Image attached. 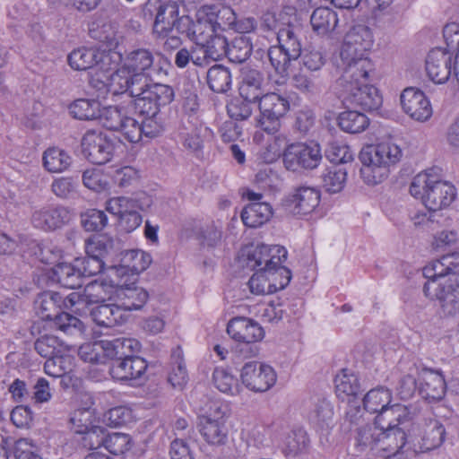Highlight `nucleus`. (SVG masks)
Wrapping results in <instances>:
<instances>
[{
	"label": "nucleus",
	"instance_id": "obj_26",
	"mask_svg": "<svg viewBox=\"0 0 459 459\" xmlns=\"http://www.w3.org/2000/svg\"><path fill=\"white\" fill-rule=\"evenodd\" d=\"M446 385L445 377L439 371L424 368L420 374V393L429 402H437L444 398Z\"/></svg>",
	"mask_w": 459,
	"mask_h": 459
},
{
	"label": "nucleus",
	"instance_id": "obj_29",
	"mask_svg": "<svg viewBox=\"0 0 459 459\" xmlns=\"http://www.w3.org/2000/svg\"><path fill=\"white\" fill-rule=\"evenodd\" d=\"M273 214L272 206L265 202L247 204L241 212L243 223L249 228H257L269 221Z\"/></svg>",
	"mask_w": 459,
	"mask_h": 459
},
{
	"label": "nucleus",
	"instance_id": "obj_54",
	"mask_svg": "<svg viewBox=\"0 0 459 459\" xmlns=\"http://www.w3.org/2000/svg\"><path fill=\"white\" fill-rule=\"evenodd\" d=\"M126 116L118 107L109 106L100 108V116H98L104 127L111 131H118L123 126Z\"/></svg>",
	"mask_w": 459,
	"mask_h": 459
},
{
	"label": "nucleus",
	"instance_id": "obj_21",
	"mask_svg": "<svg viewBox=\"0 0 459 459\" xmlns=\"http://www.w3.org/2000/svg\"><path fill=\"white\" fill-rule=\"evenodd\" d=\"M403 111L417 121H426L432 115L431 105L423 91L407 88L401 94Z\"/></svg>",
	"mask_w": 459,
	"mask_h": 459
},
{
	"label": "nucleus",
	"instance_id": "obj_9",
	"mask_svg": "<svg viewBox=\"0 0 459 459\" xmlns=\"http://www.w3.org/2000/svg\"><path fill=\"white\" fill-rule=\"evenodd\" d=\"M423 292L432 300H437L445 315H455L459 311V284L451 279L428 277Z\"/></svg>",
	"mask_w": 459,
	"mask_h": 459
},
{
	"label": "nucleus",
	"instance_id": "obj_31",
	"mask_svg": "<svg viewBox=\"0 0 459 459\" xmlns=\"http://www.w3.org/2000/svg\"><path fill=\"white\" fill-rule=\"evenodd\" d=\"M301 30L298 26L290 25L282 27L277 32V39L279 47L287 53L294 60H297L301 56V44L299 39V34Z\"/></svg>",
	"mask_w": 459,
	"mask_h": 459
},
{
	"label": "nucleus",
	"instance_id": "obj_58",
	"mask_svg": "<svg viewBox=\"0 0 459 459\" xmlns=\"http://www.w3.org/2000/svg\"><path fill=\"white\" fill-rule=\"evenodd\" d=\"M255 102H249L240 96L232 99L227 105L229 116L237 121L247 119L253 112L252 105Z\"/></svg>",
	"mask_w": 459,
	"mask_h": 459
},
{
	"label": "nucleus",
	"instance_id": "obj_47",
	"mask_svg": "<svg viewBox=\"0 0 459 459\" xmlns=\"http://www.w3.org/2000/svg\"><path fill=\"white\" fill-rule=\"evenodd\" d=\"M73 369V358L69 355H54L44 364L46 374L53 377H64Z\"/></svg>",
	"mask_w": 459,
	"mask_h": 459
},
{
	"label": "nucleus",
	"instance_id": "obj_32",
	"mask_svg": "<svg viewBox=\"0 0 459 459\" xmlns=\"http://www.w3.org/2000/svg\"><path fill=\"white\" fill-rule=\"evenodd\" d=\"M62 297L54 291H45L35 300L37 313L44 320H52L60 312Z\"/></svg>",
	"mask_w": 459,
	"mask_h": 459
},
{
	"label": "nucleus",
	"instance_id": "obj_49",
	"mask_svg": "<svg viewBox=\"0 0 459 459\" xmlns=\"http://www.w3.org/2000/svg\"><path fill=\"white\" fill-rule=\"evenodd\" d=\"M212 381L221 392L235 395L239 393L238 379L224 368H215L212 374Z\"/></svg>",
	"mask_w": 459,
	"mask_h": 459
},
{
	"label": "nucleus",
	"instance_id": "obj_36",
	"mask_svg": "<svg viewBox=\"0 0 459 459\" xmlns=\"http://www.w3.org/2000/svg\"><path fill=\"white\" fill-rule=\"evenodd\" d=\"M457 267H459V252H453L442 255L440 259L434 262L431 268H424V275L446 279V276L455 273Z\"/></svg>",
	"mask_w": 459,
	"mask_h": 459
},
{
	"label": "nucleus",
	"instance_id": "obj_59",
	"mask_svg": "<svg viewBox=\"0 0 459 459\" xmlns=\"http://www.w3.org/2000/svg\"><path fill=\"white\" fill-rule=\"evenodd\" d=\"M267 56L274 71L281 75L287 73L291 61H294L279 46L270 47L267 51Z\"/></svg>",
	"mask_w": 459,
	"mask_h": 459
},
{
	"label": "nucleus",
	"instance_id": "obj_61",
	"mask_svg": "<svg viewBox=\"0 0 459 459\" xmlns=\"http://www.w3.org/2000/svg\"><path fill=\"white\" fill-rule=\"evenodd\" d=\"M336 393L339 396H357L360 394V386L355 375L343 373L335 379Z\"/></svg>",
	"mask_w": 459,
	"mask_h": 459
},
{
	"label": "nucleus",
	"instance_id": "obj_64",
	"mask_svg": "<svg viewBox=\"0 0 459 459\" xmlns=\"http://www.w3.org/2000/svg\"><path fill=\"white\" fill-rule=\"evenodd\" d=\"M208 128L196 126L190 132L182 134L183 145L192 152H197L203 149L204 138L208 134Z\"/></svg>",
	"mask_w": 459,
	"mask_h": 459
},
{
	"label": "nucleus",
	"instance_id": "obj_50",
	"mask_svg": "<svg viewBox=\"0 0 459 459\" xmlns=\"http://www.w3.org/2000/svg\"><path fill=\"white\" fill-rule=\"evenodd\" d=\"M309 439L301 428L290 431L284 439V450L288 455H296L307 446Z\"/></svg>",
	"mask_w": 459,
	"mask_h": 459
},
{
	"label": "nucleus",
	"instance_id": "obj_11",
	"mask_svg": "<svg viewBox=\"0 0 459 459\" xmlns=\"http://www.w3.org/2000/svg\"><path fill=\"white\" fill-rule=\"evenodd\" d=\"M143 15L147 20L155 16L153 33L164 39L173 31L178 6L176 3L161 4V0H148L143 7Z\"/></svg>",
	"mask_w": 459,
	"mask_h": 459
},
{
	"label": "nucleus",
	"instance_id": "obj_48",
	"mask_svg": "<svg viewBox=\"0 0 459 459\" xmlns=\"http://www.w3.org/2000/svg\"><path fill=\"white\" fill-rule=\"evenodd\" d=\"M228 43L224 36L215 34L213 30L212 33L208 34V38L201 46L204 48L208 57L212 61H218L226 57Z\"/></svg>",
	"mask_w": 459,
	"mask_h": 459
},
{
	"label": "nucleus",
	"instance_id": "obj_56",
	"mask_svg": "<svg viewBox=\"0 0 459 459\" xmlns=\"http://www.w3.org/2000/svg\"><path fill=\"white\" fill-rule=\"evenodd\" d=\"M82 225L87 231L98 232L108 224V217L103 211L90 209L82 214Z\"/></svg>",
	"mask_w": 459,
	"mask_h": 459
},
{
	"label": "nucleus",
	"instance_id": "obj_46",
	"mask_svg": "<svg viewBox=\"0 0 459 459\" xmlns=\"http://www.w3.org/2000/svg\"><path fill=\"white\" fill-rule=\"evenodd\" d=\"M346 169L333 165L325 169L322 175V186L329 193L340 192L346 182Z\"/></svg>",
	"mask_w": 459,
	"mask_h": 459
},
{
	"label": "nucleus",
	"instance_id": "obj_16",
	"mask_svg": "<svg viewBox=\"0 0 459 459\" xmlns=\"http://www.w3.org/2000/svg\"><path fill=\"white\" fill-rule=\"evenodd\" d=\"M320 202V195L315 188L299 186L281 203L285 212L291 215H306L315 210Z\"/></svg>",
	"mask_w": 459,
	"mask_h": 459
},
{
	"label": "nucleus",
	"instance_id": "obj_12",
	"mask_svg": "<svg viewBox=\"0 0 459 459\" xmlns=\"http://www.w3.org/2000/svg\"><path fill=\"white\" fill-rule=\"evenodd\" d=\"M82 152L90 162L102 165L111 160L114 143L107 134L89 130L82 139Z\"/></svg>",
	"mask_w": 459,
	"mask_h": 459
},
{
	"label": "nucleus",
	"instance_id": "obj_27",
	"mask_svg": "<svg viewBox=\"0 0 459 459\" xmlns=\"http://www.w3.org/2000/svg\"><path fill=\"white\" fill-rule=\"evenodd\" d=\"M117 298L121 310H140L149 299L145 289L137 285H126L117 290Z\"/></svg>",
	"mask_w": 459,
	"mask_h": 459
},
{
	"label": "nucleus",
	"instance_id": "obj_37",
	"mask_svg": "<svg viewBox=\"0 0 459 459\" xmlns=\"http://www.w3.org/2000/svg\"><path fill=\"white\" fill-rule=\"evenodd\" d=\"M152 261L151 255L140 249L126 250L121 253L120 262L131 271V274H139L145 271Z\"/></svg>",
	"mask_w": 459,
	"mask_h": 459
},
{
	"label": "nucleus",
	"instance_id": "obj_42",
	"mask_svg": "<svg viewBox=\"0 0 459 459\" xmlns=\"http://www.w3.org/2000/svg\"><path fill=\"white\" fill-rule=\"evenodd\" d=\"M72 162L71 157L65 151L52 147L44 152L43 164L47 170L59 173L65 170Z\"/></svg>",
	"mask_w": 459,
	"mask_h": 459
},
{
	"label": "nucleus",
	"instance_id": "obj_34",
	"mask_svg": "<svg viewBox=\"0 0 459 459\" xmlns=\"http://www.w3.org/2000/svg\"><path fill=\"white\" fill-rule=\"evenodd\" d=\"M209 88L217 93H225L231 89V73L223 65H214L206 73Z\"/></svg>",
	"mask_w": 459,
	"mask_h": 459
},
{
	"label": "nucleus",
	"instance_id": "obj_41",
	"mask_svg": "<svg viewBox=\"0 0 459 459\" xmlns=\"http://www.w3.org/2000/svg\"><path fill=\"white\" fill-rule=\"evenodd\" d=\"M69 112L80 120L98 119V116H100V103L96 100L79 99L69 106Z\"/></svg>",
	"mask_w": 459,
	"mask_h": 459
},
{
	"label": "nucleus",
	"instance_id": "obj_13",
	"mask_svg": "<svg viewBox=\"0 0 459 459\" xmlns=\"http://www.w3.org/2000/svg\"><path fill=\"white\" fill-rule=\"evenodd\" d=\"M240 378L248 390L263 393L274 385L277 377L271 366L258 361H248L241 368Z\"/></svg>",
	"mask_w": 459,
	"mask_h": 459
},
{
	"label": "nucleus",
	"instance_id": "obj_52",
	"mask_svg": "<svg viewBox=\"0 0 459 459\" xmlns=\"http://www.w3.org/2000/svg\"><path fill=\"white\" fill-rule=\"evenodd\" d=\"M407 417V408L404 405L396 403L390 407L386 406L377 416V423L382 429V425L386 426L388 422L393 421L394 424L401 425Z\"/></svg>",
	"mask_w": 459,
	"mask_h": 459
},
{
	"label": "nucleus",
	"instance_id": "obj_44",
	"mask_svg": "<svg viewBox=\"0 0 459 459\" xmlns=\"http://www.w3.org/2000/svg\"><path fill=\"white\" fill-rule=\"evenodd\" d=\"M384 438L388 440V446L395 450L397 453L399 450L407 446L410 448V434L407 435L403 428L398 424H394L393 421L388 422L386 426L382 425Z\"/></svg>",
	"mask_w": 459,
	"mask_h": 459
},
{
	"label": "nucleus",
	"instance_id": "obj_17",
	"mask_svg": "<svg viewBox=\"0 0 459 459\" xmlns=\"http://www.w3.org/2000/svg\"><path fill=\"white\" fill-rule=\"evenodd\" d=\"M71 219L72 213L67 207L46 205L33 212L31 223L37 229L51 231L62 228Z\"/></svg>",
	"mask_w": 459,
	"mask_h": 459
},
{
	"label": "nucleus",
	"instance_id": "obj_10",
	"mask_svg": "<svg viewBox=\"0 0 459 459\" xmlns=\"http://www.w3.org/2000/svg\"><path fill=\"white\" fill-rule=\"evenodd\" d=\"M338 67L342 70L336 81L338 91L367 82L369 74L374 70V65L368 56H351L347 59L340 56Z\"/></svg>",
	"mask_w": 459,
	"mask_h": 459
},
{
	"label": "nucleus",
	"instance_id": "obj_62",
	"mask_svg": "<svg viewBox=\"0 0 459 459\" xmlns=\"http://www.w3.org/2000/svg\"><path fill=\"white\" fill-rule=\"evenodd\" d=\"M107 211L117 216L118 220L125 214L138 209L137 202L125 196L114 197L107 202Z\"/></svg>",
	"mask_w": 459,
	"mask_h": 459
},
{
	"label": "nucleus",
	"instance_id": "obj_28",
	"mask_svg": "<svg viewBox=\"0 0 459 459\" xmlns=\"http://www.w3.org/2000/svg\"><path fill=\"white\" fill-rule=\"evenodd\" d=\"M118 304L101 303L90 309L92 320L100 326L114 327L122 322L123 315Z\"/></svg>",
	"mask_w": 459,
	"mask_h": 459
},
{
	"label": "nucleus",
	"instance_id": "obj_43",
	"mask_svg": "<svg viewBox=\"0 0 459 459\" xmlns=\"http://www.w3.org/2000/svg\"><path fill=\"white\" fill-rule=\"evenodd\" d=\"M390 403L391 392L384 387L370 390L363 398L364 410L369 413H379Z\"/></svg>",
	"mask_w": 459,
	"mask_h": 459
},
{
	"label": "nucleus",
	"instance_id": "obj_18",
	"mask_svg": "<svg viewBox=\"0 0 459 459\" xmlns=\"http://www.w3.org/2000/svg\"><path fill=\"white\" fill-rule=\"evenodd\" d=\"M453 66V55L449 51L436 48L429 52L425 68L429 78L435 83H445L452 75Z\"/></svg>",
	"mask_w": 459,
	"mask_h": 459
},
{
	"label": "nucleus",
	"instance_id": "obj_2",
	"mask_svg": "<svg viewBox=\"0 0 459 459\" xmlns=\"http://www.w3.org/2000/svg\"><path fill=\"white\" fill-rule=\"evenodd\" d=\"M154 65V56L147 48L130 51L123 59L122 65L108 78V90L122 89L131 86L138 91L148 86L150 74Z\"/></svg>",
	"mask_w": 459,
	"mask_h": 459
},
{
	"label": "nucleus",
	"instance_id": "obj_35",
	"mask_svg": "<svg viewBox=\"0 0 459 459\" xmlns=\"http://www.w3.org/2000/svg\"><path fill=\"white\" fill-rule=\"evenodd\" d=\"M252 50L251 39L246 34H241L228 43L226 57L231 63L242 64L250 57Z\"/></svg>",
	"mask_w": 459,
	"mask_h": 459
},
{
	"label": "nucleus",
	"instance_id": "obj_19",
	"mask_svg": "<svg viewBox=\"0 0 459 459\" xmlns=\"http://www.w3.org/2000/svg\"><path fill=\"white\" fill-rule=\"evenodd\" d=\"M373 44L372 33L365 25L353 26L345 35L340 56L349 58L351 56H367Z\"/></svg>",
	"mask_w": 459,
	"mask_h": 459
},
{
	"label": "nucleus",
	"instance_id": "obj_22",
	"mask_svg": "<svg viewBox=\"0 0 459 459\" xmlns=\"http://www.w3.org/2000/svg\"><path fill=\"white\" fill-rule=\"evenodd\" d=\"M227 333L235 342H260L264 337L259 324L245 316L231 318L227 325Z\"/></svg>",
	"mask_w": 459,
	"mask_h": 459
},
{
	"label": "nucleus",
	"instance_id": "obj_4",
	"mask_svg": "<svg viewBox=\"0 0 459 459\" xmlns=\"http://www.w3.org/2000/svg\"><path fill=\"white\" fill-rule=\"evenodd\" d=\"M114 95L128 94L134 98V108L143 116H154L161 114L160 107L169 104L174 98L173 89L166 84L149 83L146 87H141L138 91L131 86L122 89L108 91Z\"/></svg>",
	"mask_w": 459,
	"mask_h": 459
},
{
	"label": "nucleus",
	"instance_id": "obj_30",
	"mask_svg": "<svg viewBox=\"0 0 459 459\" xmlns=\"http://www.w3.org/2000/svg\"><path fill=\"white\" fill-rule=\"evenodd\" d=\"M51 279L67 289H76L82 285L77 264L58 263L52 269Z\"/></svg>",
	"mask_w": 459,
	"mask_h": 459
},
{
	"label": "nucleus",
	"instance_id": "obj_7",
	"mask_svg": "<svg viewBox=\"0 0 459 459\" xmlns=\"http://www.w3.org/2000/svg\"><path fill=\"white\" fill-rule=\"evenodd\" d=\"M257 103L260 111L258 126L268 134H275L281 127V119L290 109L288 98L276 92H267Z\"/></svg>",
	"mask_w": 459,
	"mask_h": 459
},
{
	"label": "nucleus",
	"instance_id": "obj_5",
	"mask_svg": "<svg viewBox=\"0 0 459 459\" xmlns=\"http://www.w3.org/2000/svg\"><path fill=\"white\" fill-rule=\"evenodd\" d=\"M446 429L434 418H422L410 432V448L414 453H424L438 448L445 441Z\"/></svg>",
	"mask_w": 459,
	"mask_h": 459
},
{
	"label": "nucleus",
	"instance_id": "obj_25",
	"mask_svg": "<svg viewBox=\"0 0 459 459\" xmlns=\"http://www.w3.org/2000/svg\"><path fill=\"white\" fill-rule=\"evenodd\" d=\"M264 74L253 68H244L241 71V80L238 94L249 102L257 101L265 94Z\"/></svg>",
	"mask_w": 459,
	"mask_h": 459
},
{
	"label": "nucleus",
	"instance_id": "obj_53",
	"mask_svg": "<svg viewBox=\"0 0 459 459\" xmlns=\"http://www.w3.org/2000/svg\"><path fill=\"white\" fill-rule=\"evenodd\" d=\"M76 431L82 434V445L83 447L95 451L104 446L107 431L105 428L91 426V428L86 427V429H77Z\"/></svg>",
	"mask_w": 459,
	"mask_h": 459
},
{
	"label": "nucleus",
	"instance_id": "obj_23",
	"mask_svg": "<svg viewBox=\"0 0 459 459\" xmlns=\"http://www.w3.org/2000/svg\"><path fill=\"white\" fill-rule=\"evenodd\" d=\"M86 256L75 260L82 279L102 272L103 257L108 253L107 246L100 240L90 243L86 247Z\"/></svg>",
	"mask_w": 459,
	"mask_h": 459
},
{
	"label": "nucleus",
	"instance_id": "obj_20",
	"mask_svg": "<svg viewBox=\"0 0 459 459\" xmlns=\"http://www.w3.org/2000/svg\"><path fill=\"white\" fill-rule=\"evenodd\" d=\"M287 255L283 247L258 245L247 254V266L252 270L264 271L285 262Z\"/></svg>",
	"mask_w": 459,
	"mask_h": 459
},
{
	"label": "nucleus",
	"instance_id": "obj_1",
	"mask_svg": "<svg viewBox=\"0 0 459 459\" xmlns=\"http://www.w3.org/2000/svg\"><path fill=\"white\" fill-rule=\"evenodd\" d=\"M440 169L431 168L414 177L410 193L420 197L429 211L437 212L448 207L456 196L455 186L443 180Z\"/></svg>",
	"mask_w": 459,
	"mask_h": 459
},
{
	"label": "nucleus",
	"instance_id": "obj_24",
	"mask_svg": "<svg viewBox=\"0 0 459 459\" xmlns=\"http://www.w3.org/2000/svg\"><path fill=\"white\" fill-rule=\"evenodd\" d=\"M147 362L141 357L132 356L114 360L109 366L112 378L119 381L140 379L145 374Z\"/></svg>",
	"mask_w": 459,
	"mask_h": 459
},
{
	"label": "nucleus",
	"instance_id": "obj_39",
	"mask_svg": "<svg viewBox=\"0 0 459 459\" xmlns=\"http://www.w3.org/2000/svg\"><path fill=\"white\" fill-rule=\"evenodd\" d=\"M171 358L172 362L168 381L173 388L182 390L188 381V373L181 351L179 349L174 351Z\"/></svg>",
	"mask_w": 459,
	"mask_h": 459
},
{
	"label": "nucleus",
	"instance_id": "obj_45",
	"mask_svg": "<svg viewBox=\"0 0 459 459\" xmlns=\"http://www.w3.org/2000/svg\"><path fill=\"white\" fill-rule=\"evenodd\" d=\"M113 293L112 290L108 286L107 280H101L100 281H93L84 288V299L88 306L101 304L110 299Z\"/></svg>",
	"mask_w": 459,
	"mask_h": 459
},
{
	"label": "nucleus",
	"instance_id": "obj_60",
	"mask_svg": "<svg viewBox=\"0 0 459 459\" xmlns=\"http://www.w3.org/2000/svg\"><path fill=\"white\" fill-rule=\"evenodd\" d=\"M51 321H53L54 326L57 330L66 334H74L77 332H82L83 326L79 318L66 312H59Z\"/></svg>",
	"mask_w": 459,
	"mask_h": 459
},
{
	"label": "nucleus",
	"instance_id": "obj_14",
	"mask_svg": "<svg viewBox=\"0 0 459 459\" xmlns=\"http://www.w3.org/2000/svg\"><path fill=\"white\" fill-rule=\"evenodd\" d=\"M344 105L349 108H360L365 111L377 110L382 105L378 90L368 82L351 89L338 91Z\"/></svg>",
	"mask_w": 459,
	"mask_h": 459
},
{
	"label": "nucleus",
	"instance_id": "obj_63",
	"mask_svg": "<svg viewBox=\"0 0 459 459\" xmlns=\"http://www.w3.org/2000/svg\"><path fill=\"white\" fill-rule=\"evenodd\" d=\"M130 437L124 433H107L104 441V447L113 455L124 454L129 449Z\"/></svg>",
	"mask_w": 459,
	"mask_h": 459
},
{
	"label": "nucleus",
	"instance_id": "obj_3",
	"mask_svg": "<svg viewBox=\"0 0 459 459\" xmlns=\"http://www.w3.org/2000/svg\"><path fill=\"white\" fill-rule=\"evenodd\" d=\"M402 157L400 147L391 142L368 145L359 152L362 163L360 174L367 184L376 185L388 176V167L395 164Z\"/></svg>",
	"mask_w": 459,
	"mask_h": 459
},
{
	"label": "nucleus",
	"instance_id": "obj_8",
	"mask_svg": "<svg viewBox=\"0 0 459 459\" xmlns=\"http://www.w3.org/2000/svg\"><path fill=\"white\" fill-rule=\"evenodd\" d=\"M322 160L320 145L316 142L289 144L282 154L286 169L293 172L301 169H314Z\"/></svg>",
	"mask_w": 459,
	"mask_h": 459
},
{
	"label": "nucleus",
	"instance_id": "obj_55",
	"mask_svg": "<svg viewBox=\"0 0 459 459\" xmlns=\"http://www.w3.org/2000/svg\"><path fill=\"white\" fill-rule=\"evenodd\" d=\"M299 57L303 66L310 72H319L326 63L325 55L314 46L305 48Z\"/></svg>",
	"mask_w": 459,
	"mask_h": 459
},
{
	"label": "nucleus",
	"instance_id": "obj_57",
	"mask_svg": "<svg viewBox=\"0 0 459 459\" xmlns=\"http://www.w3.org/2000/svg\"><path fill=\"white\" fill-rule=\"evenodd\" d=\"M89 33L91 38L105 43L109 49L118 44L116 31L110 23H103L102 25L93 23L89 30Z\"/></svg>",
	"mask_w": 459,
	"mask_h": 459
},
{
	"label": "nucleus",
	"instance_id": "obj_6",
	"mask_svg": "<svg viewBox=\"0 0 459 459\" xmlns=\"http://www.w3.org/2000/svg\"><path fill=\"white\" fill-rule=\"evenodd\" d=\"M197 428L207 444L217 446L225 445L228 439V428L222 404L211 402L208 411L198 416Z\"/></svg>",
	"mask_w": 459,
	"mask_h": 459
},
{
	"label": "nucleus",
	"instance_id": "obj_40",
	"mask_svg": "<svg viewBox=\"0 0 459 459\" xmlns=\"http://www.w3.org/2000/svg\"><path fill=\"white\" fill-rule=\"evenodd\" d=\"M338 125L344 132L359 134L368 126L369 120L367 116L361 112L347 110L339 115Z\"/></svg>",
	"mask_w": 459,
	"mask_h": 459
},
{
	"label": "nucleus",
	"instance_id": "obj_51",
	"mask_svg": "<svg viewBox=\"0 0 459 459\" xmlns=\"http://www.w3.org/2000/svg\"><path fill=\"white\" fill-rule=\"evenodd\" d=\"M269 280L270 285L272 286L273 293L283 290L291 280V272L286 266L281 264L272 266L269 269L264 271Z\"/></svg>",
	"mask_w": 459,
	"mask_h": 459
},
{
	"label": "nucleus",
	"instance_id": "obj_15",
	"mask_svg": "<svg viewBox=\"0 0 459 459\" xmlns=\"http://www.w3.org/2000/svg\"><path fill=\"white\" fill-rule=\"evenodd\" d=\"M121 56L117 52L102 51L100 52L94 48H82L74 50L68 56V63L74 70H87L94 65H100L104 69L111 62L116 63Z\"/></svg>",
	"mask_w": 459,
	"mask_h": 459
},
{
	"label": "nucleus",
	"instance_id": "obj_38",
	"mask_svg": "<svg viewBox=\"0 0 459 459\" xmlns=\"http://www.w3.org/2000/svg\"><path fill=\"white\" fill-rule=\"evenodd\" d=\"M292 81L294 87L310 99L318 97L325 89L319 76L312 77L301 72L295 74Z\"/></svg>",
	"mask_w": 459,
	"mask_h": 459
},
{
	"label": "nucleus",
	"instance_id": "obj_33",
	"mask_svg": "<svg viewBox=\"0 0 459 459\" xmlns=\"http://www.w3.org/2000/svg\"><path fill=\"white\" fill-rule=\"evenodd\" d=\"M313 30L319 35L333 31L338 24L337 13L328 7H319L314 10L310 17Z\"/></svg>",
	"mask_w": 459,
	"mask_h": 459
}]
</instances>
